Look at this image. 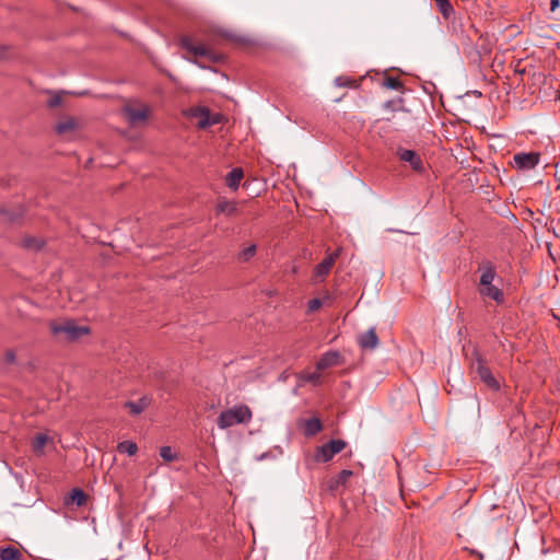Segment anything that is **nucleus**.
<instances>
[{
	"label": "nucleus",
	"mask_w": 560,
	"mask_h": 560,
	"mask_svg": "<svg viewBox=\"0 0 560 560\" xmlns=\"http://www.w3.org/2000/svg\"><path fill=\"white\" fill-rule=\"evenodd\" d=\"M479 271H481L478 288L480 295L489 298L498 303H502L504 300L503 292L492 283L497 276V270L493 264L488 260L482 261L479 266Z\"/></svg>",
	"instance_id": "f257e3e1"
},
{
	"label": "nucleus",
	"mask_w": 560,
	"mask_h": 560,
	"mask_svg": "<svg viewBox=\"0 0 560 560\" xmlns=\"http://www.w3.org/2000/svg\"><path fill=\"white\" fill-rule=\"evenodd\" d=\"M469 360L470 372L478 375L480 381L490 389L498 392L500 389L499 381L493 376L485 357L479 352L477 348H472L470 354H467Z\"/></svg>",
	"instance_id": "f03ea898"
},
{
	"label": "nucleus",
	"mask_w": 560,
	"mask_h": 560,
	"mask_svg": "<svg viewBox=\"0 0 560 560\" xmlns=\"http://www.w3.org/2000/svg\"><path fill=\"white\" fill-rule=\"evenodd\" d=\"M252 417L253 413L249 407L240 404L221 411L217 424L221 430H225L237 424H247L250 422Z\"/></svg>",
	"instance_id": "7ed1b4c3"
},
{
	"label": "nucleus",
	"mask_w": 560,
	"mask_h": 560,
	"mask_svg": "<svg viewBox=\"0 0 560 560\" xmlns=\"http://www.w3.org/2000/svg\"><path fill=\"white\" fill-rule=\"evenodd\" d=\"M50 330L60 341H77L82 336L90 332L88 326L78 325L74 320L54 322L50 324Z\"/></svg>",
	"instance_id": "20e7f679"
},
{
	"label": "nucleus",
	"mask_w": 560,
	"mask_h": 560,
	"mask_svg": "<svg viewBox=\"0 0 560 560\" xmlns=\"http://www.w3.org/2000/svg\"><path fill=\"white\" fill-rule=\"evenodd\" d=\"M180 46L194 57L207 58L212 62H217L220 59V56L212 51L208 46L201 44H194L192 39L189 36H183L180 38Z\"/></svg>",
	"instance_id": "39448f33"
},
{
	"label": "nucleus",
	"mask_w": 560,
	"mask_h": 560,
	"mask_svg": "<svg viewBox=\"0 0 560 560\" xmlns=\"http://www.w3.org/2000/svg\"><path fill=\"white\" fill-rule=\"evenodd\" d=\"M345 447L346 442L343 440H331L330 442L317 447L314 458L318 463H327Z\"/></svg>",
	"instance_id": "423d86ee"
},
{
	"label": "nucleus",
	"mask_w": 560,
	"mask_h": 560,
	"mask_svg": "<svg viewBox=\"0 0 560 560\" xmlns=\"http://www.w3.org/2000/svg\"><path fill=\"white\" fill-rule=\"evenodd\" d=\"M540 155L536 152H522L513 156V165L522 171H529L539 163Z\"/></svg>",
	"instance_id": "0eeeda50"
},
{
	"label": "nucleus",
	"mask_w": 560,
	"mask_h": 560,
	"mask_svg": "<svg viewBox=\"0 0 560 560\" xmlns=\"http://www.w3.org/2000/svg\"><path fill=\"white\" fill-rule=\"evenodd\" d=\"M188 115L197 120V126L201 129L218 122V119L211 117L207 107H192L188 110Z\"/></svg>",
	"instance_id": "6e6552de"
},
{
	"label": "nucleus",
	"mask_w": 560,
	"mask_h": 560,
	"mask_svg": "<svg viewBox=\"0 0 560 560\" xmlns=\"http://www.w3.org/2000/svg\"><path fill=\"white\" fill-rule=\"evenodd\" d=\"M339 257V252L336 250L327 255L322 262H319L314 269L315 281H322L331 270L335 261Z\"/></svg>",
	"instance_id": "1a4fd4ad"
},
{
	"label": "nucleus",
	"mask_w": 560,
	"mask_h": 560,
	"mask_svg": "<svg viewBox=\"0 0 560 560\" xmlns=\"http://www.w3.org/2000/svg\"><path fill=\"white\" fill-rule=\"evenodd\" d=\"M358 345L363 350H374L377 348L380 340L375 327H371L365 332H362L357 338Z\"/></svg>",
	"instance_id": "9d476101"
},
{
	"label": "nucleus",
	"mask_w": 560,
	"mask_h": 560,
	"mask_svg": "<svg viewBox=\"0 0 560 560\" xmlns=\"http://www.w3.org/2000/svg\"><path fill=\"white\" fill-rule=\"evenodd\" d=\"M46 447L55 448L54 439L46 433L35 435L32 441V450L34 454L36 456H43Z\"/></svg>",
	"instance_id": "9b49d317"
},
{
	"label": "nucleus",
	"mask_w": 560,
	"mask_h": 560,
	"mask_svg": "<svg viewBox=\"0 0 560 560\" xmlns=\"http://www.w3.org/2000/svg\"><path fill=\"white\" fill-rule=\"evenodd\" d=\"M342 363L341 355L338 351L331 350L325 352L316 363V369L318 371H324L326 369L340 365Z\"/></svg>",
	"instance_id": "f8f14e48"
},
{
	"label": "nucleus",
	"mask_w": 560,
	"mask_h": 560,
	"mask_svg": "<svg viewBox=\"0 0 560 560\" xmlns=\"http://www.w3.org/2000/svg\"><path fill=\"white\" fill-rule=\"evenodd\" d=\"M124 113L131 125H137L148 118L149 109L147 106H126Z\"/></svg>",
	"instance_id": "ddd939ff"
},
{
	"label": "nucleus",
	"mask_w": 560,
	"mask_h": 560,
	"mask_svg": "<svg viewBox=\"0 0 560 560\" xmlns=\"http://www.w3.org/2000/svg\"><path fill=\"white\" fill-rule=\"evenodd\" d=\"M397 154L401 161L409 163L412 170L417 172H421L423 170L422 160L416 151L400 149Z\"/></svg>",
	"instance_id": "4468645a"
},
{
	"label": "nucleus",
	"mask_w": 560,
	"mask_h": 560,
	"mask_svg": "<svg viewBox=\"0 0 560 560\" xmlns=\"http://www.w3.org/2000/svg\"><path fill=\"white\" fill-rule=\"evenodd\" d=\"M244 177L243 170L240 167L233 168L225 178L226 186L233 190H236L240 186L241 180Z\"/></svg>",
	"instance_id": "2eb2a0df"
},
{
	"label": "nucleus",
	"mask_w": 560,
	"mask_h": 560,
	"mask_svg": "<svg viewBox=\"0 0 560 560\" xmlns=\"http://www.w3.org/2000/svg\"><path fill=\"white\" fill-rule=\"evenodd\" d=\"M215 210L217 213L231 217L237 213V205L236 202L222 199L217 203Z\"/></svg>",
	"instance_id": "dca6fc26"
},
{
	"label": "nucleus",
	"mask_w": 560,
	"mask_h": 560,
	"mask_svg": "<svg viewBox=\"0 0 560 560\" xmlns=\"http://www.w3.org/2000/svg\"><path fill=\"white\" fill-rule=\"evenodd\" d=\"M78 127V122L74 118H66L56 125V131L59 135H65L73 131Z\"/></svg>",
	"instance_id": "f3484780"
},
{
	"label": "nucleus",
	"mask_w": 560,
	"mask_h": 560,
	"mask_svg": "<svg viewBox=\"0 0 560 560\" xmlns=\"http://www.w3.org/2000/svg\"><path fill=\"white\" fill-rule=\"evenodd\" d=\"M0 559L1 560H21L22 552L13 546H7V547L0 549Z\"/></svg>",
	"instance_id": "a211bd4d"
},
{
	"label": "nucleus",
	"mask_w": 560,
	"mask_h": 560,
	"mask_svg": "<svg viewBox=\"0 0 560 560\" xmlns=\"http://www.w3.org/2000/svg\"><path fill=\"white\" fill-rule=\"evenodd\" d=\"M322 422L318 418H311L305 422V434L307 436H313L317 434L319 431H322Z\"/></svg>",
	"instance_id": "6ab92c4d"
},
{
	"label": "nucleus",
	"mask_w": 560,
	"mask_h": 560,
	"mask_svg": "<svg viewBox=\"0 0 560 560\" xmlns=\"http://www.w3.org/2000/svg\"><path fill=\"white\" fill-rule=\"evenodd\" d=\"M68 502H71L77 506H82L86 502V494L83 490L75 488L71 491Z\"/></svg>",
	"instance_id": "aec40b11"
},
{
	"label": "nucleus",
	"mask_w": 560,
	"mask_h": 560,
	"mask_svg": "<svg viewBox=\"0 0 560 560\" xmlns=\"http://www.w3.org/2000/svg\"><path fill=\"white\" fill-rule=\"evenodd\" d=\"M126 407L132 415H139L148 407V399L141 398L138 401H127Z\"/></svg>",
	"instance_id": "412c9836"
},
{
	"label": "nucleus",
	"mask_w": 560,
	"mask_h": 560,
	"mask_svg": "<svg viewBox=\"0 0 560 560\" xmlns=\"http://www.w3.org/2000/svg\"><path fill=\"white\" fill-rule=\"evenodd\" d=\"M117 450L119 453H126L129 456H132L137 453L138 446L135 442L124 441L117 445Z\"/></svg>",
	"instance_id": "4be33fe9"
},
{
	"label": "nucleus",
	"mask_w": 560,
	"mask_h": 560,
	"mask_svg": "<svg viewBox=\"0 0 560 560\" xmlns=\"http://www.w3.org/2000/svg\"><path fill=\"white\" fill-rule=\"evenodd\" d=\"M440 12L442 13L444 19H450L454 13V9L448 0H435Z\"/></svg>",
	"instance_id": "5701e85b"
},
{
	"label": "nucleus",
	"mask_w": 560,
	"mask_h": 560,
	"mask_svg": "<svg viewBox=\"0 0 560 560\" xmlns=\"http://www.w3.org/2000/svg\"><path fill=\"white\" fill-rule=\"evenodd\" d=\"M383 85L389 90H396L399 91L402 89V83L399 79L388 77L384 80Z\"/></svg>",
	"instance_id": "b1692460"
},
{
	"label": "nucleus",
	"mask_w": 560,
	"mask_h": 560,
	"mask_svg": "<svg viewBox=\"0 0 560 560\" xmlns=\"http://www.w3.org/2000/svg\"><path fill=\"white\" fill-rule=\"evenodd\" d=\"M301 380L313 385L320 384V374L318 372L303 373Z\"/></svg>",
	"instance_id": "393cba45"
},
{
	"label": "nucleus",
	"mask_w": 560,
	"mask_h": 560,
	"mask_svg": "<svg viewBox=\"0 0 560 560\" xmlns=\"http://www.w3.org/2000/svg\"><path fill=\"white\" fill-rule=\"evenodd\" d=\"M160 456L165 462H173L177 458V455L172 451V448L170 446H162L160 448Z\"/></svg>",
	"instance_id": "a878e982"
},
{
	"label": "nucleus",
	"mask_w": 560,
	"mask_h": 560,
	"mask_svg": "<svg viewBox=\"0 0 560 560\" xmlns=\"http://www.w3.org/2000/svg\"><path fill=\"white\" fill-rule=\"evenodd\" d=\"M255 253L256 245H250L240 253V259L243 261H248L252 257H254Z\"/></svg>",
	"instance_id": "bb28decb"
},
{
	"label": "nucleus",
	"mask_w": 560,
	"mask_h": 560,
	"mask_svg": "<svg viewBox=\"0 0 560 560\" xmlns=\"http://www.w3.org/2000/svg\"><path fill=\"white\" fill-rule=\"evenodd\" d=\"M324 301L322 299H312L308 301L307 311L308 313H313L322 307Z\"/></svg>",
	"instance_id": "cd10ccee"
},
{
	"label": "nucleus",
	"mask_w": 560,
	"mask_h": 560,
	"mask_svg": "<svg viewBox=\"0 0 560 560\" xmlns=\"http://www.w3.org/2000/svg\"><path fill=\"white\" fill-rule=\"evenodd\" d=\"M352 476L351 470L343 469L338 476V482L345 483Z\"/></svg>",
	"instance_id": "c85d7f7f"
},
{
	"label": "nucleus",
	"mask_w": 560,
	"mask_h": 560,
	"mask_svg": "<svg viewBox=\"0 0 560 560\" xmlns=\"http://www.w3.org/2000/svg\"><path fill=\"white\" fill-rule=\"evenodd\" d=\"M15 352L13 350H8L4 354V361L8 364H12L15 362Z\"/></svg>",
	"instance_id": "c756f323"
},
{
	"label": "nucleus",
	"mask_w": 560,
	"mask_h": 560,
	"mask_svg": "<svg viewBox=\"0 0 560 560\" xmlns=\"http://www.w3.org/2000/svg\"><path fill=\"white\" fill-rule=\"evenodd\" d=\"M60 103H61V97L56 95V96L49 98L48 106L56 107V106L60 105Z\"/></svg>",
	"instance_id": "7c9ffc66"
},
{
	"label": "nucleus",
	"mask_w": 560,
	"mask_h": 560,
	"mask_svg": "<svg viewBox=\"0 0 560 560\" xmlns=\"http://www.w3.org/2000/svg\"><path fill=\"white\" fill-rule=\"evenodd\" d=\"M335 82L338 86H347L351 83L349 79L342 77L337 78Z\"/></svg>",
	"instance_id": "2f4dec72"
},
{
	"label": "nucleus",
	"mask_w": 560,
	"mask_h": 560,
	"mask_svg": "<svg viewBox=\"0 0 560 560\" xmlns=\"http://www.w3.org/2000/svg\"><path fill=\"white\" fill-rule=\"evenodd\" d=\"M560 5V0L550 1V11L555 12Z\"/></svg>",
	"instance_id": "473e14b6"
},
{
	"label": "nucleus",
	"mask_w": 560,
	"mask_h": 560,
	"mask_svg": "<svg viewBox=\"0 0 560 560\" xmlns=\"http://www.w3.org/2000/svg\"><path fill=\"white\" fill-rule=\"evenodd\" d=\"M8 54V48L0 45V59L4 58Z\"/></svg>",
	"instance_id": "72a5a7b5"
}]
</instances>
